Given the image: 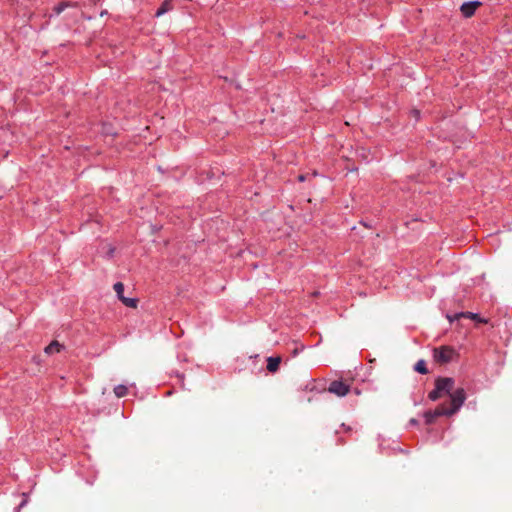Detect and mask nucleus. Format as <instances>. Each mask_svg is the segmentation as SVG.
<instances>
[{"mask_svg": "<svg viewBox=\"0 0 512 512\" xmlns=\"http://www.w3.org/2000/svg\"><path fill=\"white\" fill-rule=\"evenodd\" d=\"M280 363H281V357L280 356L269 357L267 359V370L269 372H271V373L277 372L278 369H279Z\"/></svg>", "mask_w": 512, "mask_h": 512, "instance_id": "nucleus-8", "label": "nucleus"}, {"mask_svg": "<svg viewBox=\"0 0 512 512\" xmlns=\"http://www.w3.org/2000/svg\"><path fill=\"white\" fill-rule=\"evenodd\" d=\"M456 356V351L450 346H441L434 348L433 358L439 364H447Z\"/></svg>", "mask_w": 512, "mask_h": 512, "instance_id": "nucleus-1", "label": "nucleus"}, {"mask_svg": "<svg viewBox=\"0 0 512 512\" xmlns=\"http://www.w3.org/2000/svg\"><path fill=\"white\" fill-rule=\"evenodd\" d=\"M172 9L171 0H165L160 8L156 12V16L159 17Z\"/></svg>", "mask_w": 512, "mask_h": 512, "instance_id": "nucleus-10", "label": "nucleus"}, {"mask_svg": "<svg viewBox=\"0 0 512 512\" xmlns=\"http://www.w3.org/2000/svg\"><path fill=\"white\" fill-rule=\"evenodd\" d=\"M410 422H411L412 424H416V423H417V421H416L415 419H411V421H410Z\"/></svg>", "mask_w": 512, "mask_h": 512, "instance_id": "nucleus-19", "label": "nucleus"}, {"mask_svg": "<svg viewBox=\"0 0 512 512\" xmlns=\"http://www.w3.org/2000/svg\"><path fill=\"white\" fill-rule=\"evenodd\" d=\"M454 380L449 377H440L435 381V386L438 388V391L441 393L451 394L453 389Z\"/></svg>", "mask_w": 512, "mask_h": 512, "instance_id": "nucleus-5", "label": "nucleus"}, {"mask_svg": "<svg viewBox=\"0 0 512 512\" xmlns=\"http://www.w3.org/2000/svg\"><path fill=\"white\" fill-rule=\"evenodd\" d=\"M446 317L450 322L459 320L460 318H470L472 320H476L479 323H487L488 322L487 319L481 318L478 314H475L472 312H460V313L454 314L453 316L447 314Z\"/></svg>", "mask_w": 512, "mask_h": 512, "instance_id": "nucleus-6", "label": "nucleus"}, {"mask_svg": "<svg viewBox=\"0 0 512 512\" xmlns=\"http://www.w3.org/2000/svg\"><path fill=\"white\" fill-rule=\"evenodd\" d=\"M412 114L414 115V117H415L416 119H418L420 112H419L418 110H413V111H412Z\"/></svg>", "mask_w": 512, "mask_h": 512, "instance_id": "nucleus-17", "label": "nucleus"}, {"mask_svg": "<svg viewBox=\"0 0 512 512\" xmlns=\"http://www.w3.org/2000/svg\"><path fill=\"white\" fill-rule=\"evenodd\" d=\"M298 180L301 181V182L304 181L305 180V176L304 175H299L298 176Z\"/></svg>", "mask_w": 512, "mask_h": 512, "instance_id": "nucleus-18", "label": "nucleus"}, {"mask_svg": "<svg viewBox=\"0 0 512 512\" xmlns=\"http://www.w3.org/2000/svg\"><path fill=\"white\" fill-rule=\"evenodd\" d=\"M113 289L116 292L118 299L121 301L125 297L123 294L124 293L123 283L122 282L115 283L113 286Z\"/></svg>", "mask_w": 512, "mask_h": 512, "instance_id": "nucleus-12", "label": "nucleus"}, {"mask_svg": "<svg viewBox=\"0 0 512 512\" xmlns=\"http://www.w3.org/2000/svg\"><path fill=\"white\" fill-rule=\"evenodd\" d=\"M450 396H451V408H448V410H449V413H451V415H453L463 405V403L466 399V395H465L464 389L459 388V389L455 390L453 393H451Z\"/></svg>", "mask_w": 512, "mask_h": 512, "instance_id": "nucleus-2", "label": "nucleus"}, {"mask_svg": "<svg viewBox=\"0 0 512 512\" xmlns=\"http://www.w3.org/2000/svg\"><path fill=\"white\" fill-rule=\"evenodd\" d=\"M327 390L338 397H343L349 393L350 385L340 380H334L330 383Z\"/></svg>", "mask_w": 512, "mask_h": 512, "instance_id": "nucleus-3", "label": "nucleus"}, {"mask_svg": "<svg viewBox=\"0 0 512 512\" xmlns=\"http://www.w3.org/2000/svg\"><path fill=\"white\" fill-rule=\"evenodd\" d=\"M440 416H451V413H449V410L445 405H439L435 410L427 411L424 414L427 424H432L434 420Z\"/></svg>", "mask_w": 512, "mask_h": 512, "instance_id": "nucleus-4", "label": "nucleus"}, {"mask_svg": "<svg viewBox=\"0 0 512 512\" xmlns=\"http://www.w3.org/2000/svg\"><path fill=\"white\" fill-rule=\"evenodd\" d=\"M128 392V388L125 385H118L114 388V393L118 398L124 397Z\"/></svg>", "mask_w": 512, "mask_h": 512, "instance_id": "nucleus-13", "label": "nucleus"}, {"mask_svg": "<svg viewBox=\"0 0 512 512\" xmlns=\"http://www.w3.org/2000/svg\"><path fill=\"white\" fill-rule=\"evenodd\" d=\"M441 394L442 393L438 391V388L435 386V389L428 394V397L430 400L436 401L441 397Z\"/></svg>", "mask_w": 512, "mask_h": 512, "instance_id": "nucleus-16", "label": "nucleus"}, {"mask_svg": "<svg viewBox=\"0 0 512 512\" xmlns=\"http://www.w3.org/2000/svg\"><path fill=\"white\" fill-rule=\"evenodd\" d=\"M414 370L417 371L420 374H427L428 373V369L426 367V362L423 359L417 361L415 366H414Z\"/></svg>", "mask_w": 512, "mask_h": 512, "instance_id": "nucleus-11", "label": "nucleus"}, {"mask_svg": "<svg viewBox=\"0 0 512 512\" xmlns=\"http://www.w3.org/2000/svg\"><path fill=\"white\" fill-rule=\"evenodd\" d=\"M121 302L127 306V307H130V308H136L137 307V304H138V300L135 299V298H128V297H124Z\"/></svg>", "mask_w": 512, "mask_h": 512, "instance_id": "nucleus-14", "label": "nucleus"}, {"mask_svg": "<svg viewBox=\"0 0 512 512\" xmlns=\"http://www.w3.org/2000/svg\"><path fill=\"white\" fill-rule=\"evenodd\" d=\"M62 348L63 346L58 341L54 340L44 349V351L46 354L50 355L60 352Z\"/></svg>", "mask_w": 512, "mask_h": 512, "instance_id": "nucleus-9", "label": "nucleus"}, {"mask_svg": "<svg viewBox=\"0 0 512 512\" xmlns=\"http://www.w3.org/2000/svg\"><path fill=\"white\" fill-rule=\"evenodd\" d=\"M480 6L481 2L479 1L466 2L461 5L460 11L465 17L468 18L471 17L475 13L476 9Z\"/></svg>", "mask_w": 512, "mask_h": 512, "instance_id": "nucleus-7", "label": "nucleus"}, {"mask_svg": "<svg viewBox=\"0 0 512 512\" xmlns=\"http://www.w3.org/2000/svg\"><path fill=\"white\" fill-rule=\"evenodd\" d=\"M70 6H72L71 3H69V2H62V3L58 4L57 6H55L53 8V11H54V13L56 15H59V14H61L65 10V8L70 7Z\"/></svg>", "mask_w": 512, "mask_h": 512, "instance_id": "nucleus-15", "label": "nucleus"}]
</instances>
